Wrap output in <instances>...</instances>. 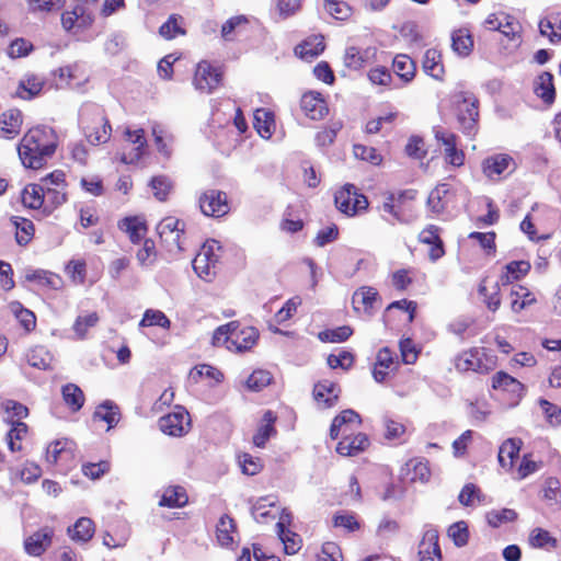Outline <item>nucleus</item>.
Segmentation results:
<instances>
[{"label":"nucleus","instance_id":"obj_38","mask_svg":"<svg viewBox=\"0 0 561 561\" xmlns=\"http://www.w3.org/2000/svg\"><path fill=\"white\" fill-rule=\"evenodd\" d=\"M253 126L262 138L270 139L275 131L274 113L266 108H257L254 112Z\"/></svg>","mask_w":561,"mask_h":561},{"label":"nucleus","instance_id":"obj_11","mask_svg":"<svg viewBox=\"0 0 561 561\" xmlns=\"http://www.w3.org/2000/svg\"><path fill=\"white\" fill-rule=\"evenodd\" d=\"M221 247L216 240H207L192 261L193 270L204 279L216 274V266L220 259Z\"/></svg>","mask_w":561,"mask_h":561},{"label":"nucleus","instance_id":"obj_30","mask_svg":"<svg viewBox=\"0 0 561 561\" xmlns=\"http://www.w3.org/2000/svg\"><path fill=\"white\" fill-rule=\"evenodd\" d=\"M277 415L272 410L264 412L261 424L259 425L255 434L252 437L253 445L259 448H264L268 439L277 434L275 423Z\"/></svg>","mask_w":561,"mask_h":561},{"label":"nucleus","instance_id":"obj_31","mask_svg":"<svg viewBox=\"0 0 561 561\" xmlns=\"http://www.w3.org/2000/svg\"><path fill=\"white\" fill-rule=\"evenodd\" d=\"M534 93L548 106L554 103L557 92L551 72L543 71L535 79Z\"/></svg>","mask_w":561,"mask_h":561},{"label":"nucleus","instance_id":"obj_44","mask_svg":"<svg viewBox=\"0 0 561 561\" xmlns=\"http://www.w3.org/2000/svg\"><path fill=\"white\" fill-rule=\"evenodd\" d=\"M61 396L67 408L76 413L81 410L85 402V396L76 383L69 382L62 386Z\"/></svg>","mask_w":561,"mask_h":561},{"label":"nucleus","instance_id":"obj_47","mask_svg":"<svg viewBox=\"0 0 561 561\" xmlns=\"http://www.w3.org/2000/svg\"><path fill=\"white\" fill-rule=\"evenodd\" d=\"M95 533L94 522L89 517H80L72 528L68 529L70 538L79 542H88Z\"/></svg>","mask_w":561,"mask_h":561},{"label":"nucleus","instance_id":"obj_53","mask_svg":"<svg viewBox=\"0 0 561 561\" xmlns=\"http://www.w3.org/2000/svg\"><path fill=\"white\" fill-rule=\"evenodd\" d=\"M276 527H277V533H278L279 539L284 543L285 552L287 554L297 553L300 550L301 545H302L301 537L298 534L287 529L285 527V525L280 522H278L276 524Z\"/></svg>","mask_w":561,"mask_h":561},{"label":"nucleus","instance_id":"obj_36","mask_svg":"<svg viewBox=\"0 0 561 561\" xmlns=\"http://www.w3.org/2000/svg\"><path fill=\"white\" fill-rule=\"evenodd\" d=\"M21 201L24 207L34 210L42 209L45 214L44 188L42 182L27 184L21 193Z\"/></svg>","mask_w":561,"mask_h":561},{"label":"nucleus","instance_id":"obj_14","mask_svg":"<svg viewBox=\"0 0 561 561\" xmlns=\"http://www.w3.org/2000/svg\"><path fill=\"white\" fill-rule=\"evenodd\" d=\"M198 204L205 216L220 218L230 211V205L226 192L207 190L199 195Z\"/></svg>","mask_w":561,"mask_h":561},{"label":"nucleus","instance_id":"obj_18","mask_svg":"<svg viewBox=\"0 0 561 561\" xmlns=\"http://www.w3.org/2000/svg\"><path fill=\"white\" fill-rule=\"evenodd\" d=\"M435 138L444 146V159L446 163L454 168H460L465 164L466 154L458 148V137L454 133L438 130Z\"/></svg>","mask_w":561,"mask_h":561},{"label":"nucleus","instance_id":"obj_21","mask_svg":"<svg viewBox=\"0 0 561 561\" xmlns=\"http://www.w3.org/2000/svg\"><path fill=\"white\" fill-rule=\"evenodd\" d=\"M419 561H443L439 546V534L436 528H428L423 533L417 549Z\"/></svg>","mask_w":561,"mask_h":561},{"label":"nucleus","instance_id":"obj_46","mask_svg":"<svg viewBox=\"0 0 561 561\" xmlns=\"http://www.w3.org/2000/svg\"><path fill=\"white\" fill-rule=\"evenodd\" d=\"M9 308L26 334L36 329V316L32 310L25 308L20 301H11Z\"/></svg>","mask_w":561,"mask_h":561},{"label":"nucleus","instance_id":"obj_24","mask_svg":"<svg viewBox=\"0 0 561 561\" xmlns=\"http://www.w3.org/2000/svg\"><path fill=\"white\" fill-rule=\"evenodd\" d=\"M370 445L369 438L364 433L342 434V439L336 445V453L344 457H353L365 451Z\"/></svg>","mask_w":561,"mask_h":561},{"label":"nucleus","instance_id":"obj_45","mask_svg":"<svg viewBox=\"0 0 561 561\" xmlns=\"http://www.w3.org/2000/svg\"><path fill=\"white\" fill-rule=\"evenodd\" d=\"M26 279L30 282H35L39 286L53 289V290H59L64 287V279L60 275L44 271V270H36L33 271L30 274H26Z\"/></svg>","mask_w":561,"mask_h":561},{"label":"nucleus","instance_id":"obj_33","mask_svg":"<svg viewBox=\"0 0 561 561\" xmlns=\"http://www.w3.org/2000/svg\"><path fill=\"white\" fill-rule=\"evenodd\" d=\"M188 503V494L182 485H169L163 489L158 505L168 508H182Z\"/></svg>","mask_w":561,"mask_h":561},{"label":"nucleus","instance_id":"obj_5","mask_svg":"<svg viewBox=\"0 0 561 561\" xmlns=\"http://www.w3.org/2000/svg\"><path fill=\"white\" fill-rule=\"evenodd\" d=\"M44 188L45 214L49 215L67 202L66 174L61 170H55L42 178Z\"/></svg>","mask_w":561,"mask_h":561},{"label":"nucleus","instance_id":"obj_37","mask_svg":"<svg viewBox=\"0 0 561 561\" xmlns=\"http://www.w3.org/2000/svg\"><path fill=\"white\" fill-rule=\"evenodd\" d=\"M325 48L324 37L322 35H313L305 39L296 46L295 53L301 59L312 60L323 53Z\"/></svg>","mask_w":561,"mask_h":561},{"label":"nucleus","instance_id":"obj_12","mask_svg":"<svg viewBox=\"0 0 561 561\" xmlns=\"http://www.w3.org/2000/svg\"><path fill=\"white\" fill-rule=\"evenodd\" d=\"M160 431L172 437L185 436L192 427L190 413L182 405H176L174 411L158 420Z\"/></svg>","mask_w":561,"mask_h":561},{"label":"nucleus","instance_id":"obj_2","mask_svg":"<svg viewBox=\"0 0 561 561\" xmlns=\"http://www.w3.org/2000/svg\"><path fill=\"white\" fill-rule=\"evenodd\" d=\"M260 333L254 327L231 321L214 331L211 344L216 347L225 346L230 352L243 353L256 345Z\"/></svg>","mask_w":561,"mask_h":561},{"label":"nucleus","instance_id":"obj_58","mask_svg":"<svg viewBox=\"0 0 561 561\" xmlns=\"http://www.w3.org/2000/svg\"><path fill=\"white\" fill-rule=\"evenodd\" d=\"M542 497L550 506L561 505V483L554 477L546 479L542 488Z\"/></svg>","mask_w":561,"mask_h":561},{"label":"nucleus","instance_id":"obj_22","mask_svg":"<svg viewBox=\"0 0 561 561\" xmlns=\"http://www.w3.org/2000/svg\"><path fill=\"white\" fill-rule=\"evenodd\" d=\"M377 48L367 47L360 49L356 46H351L345 49L343 61L345 67L351 70H360L369 65L376 62Z\"/></svg>","mask_w":561,"mask_h":561},{"label":"nucleus","instance_id":"obj_15","mask_svg":"<svg viewBox=\"0 0 561 561\" xmlns=\"http://www.w3.org/2000/svg\"><path fill=\"white\" fill-rule=\"evenodd\" d=\"M400 366L397 354L388 346L378 350L373 367V378L376 382H385L391 374H396Z\"/></svg>","mask_w":561,"mask_h":561},{"label":"nucleus","instance_id":"obj_6","mask_svg":"<svg viewBox=\"0 0 561 561\" xmlns=\"http://www.w3.org/2000/svg\"><path fill=\"white\" fill-rule=\"evenodd\" d=\"M496 367V356L484 348L472 347L455 358V368L460 373L476 371L486 374Z\"/></svg>","mask_w":561,"mask_h":561},{"label":"nucleus","instance_id":"obj_34","mask_svg":"<svg viewBox=\"0 0 561 561\" xmlns=\"http://www.w3.org/2000/svg\"><path fill=\"white\" fill-rule=\"evenodd\" d=\"M474 47L473 36L468 27H460L451 32V48L460 57H468Z\"/></svg>","mask_w":561,"mask_h":561},{"label":"nucleus","instance_id":"obj_13","mask_svg":"<svg viewBox=\"0 0 561 561\" xmlns=\"http://www.w3.org/2000/svg\"><path fill=\"white\" fill-rule=\"evenodd\" d=\"M185 222L175 217H165L157 226L161 242L169 251H183Z\"/></svg>","mask_w":561,"mask_h":561},{"label":"nucleus","instance_id":"obj_51","mask_svg":"<svg viewBox=\"0 0 561 561\" xmlns=\"http://www.w3.org/2000/svg\"><path fill=\"white\" fill-rule=\"evenodd\" d=\"M520 447L515 439H506L499 450V462L501 467L511 470L519 456Z\"/></svg>","mask_w":561,"mask_h":561},{"label":"nucleus","instance_id":"obj_49","mask_svg":"<svg viewBox=\"0 0 561 561\" xmlns=\"http://www.w3.org/2000/svg\"><path fill=\"white\" fill-rule=\"evenodd\" d=\"M93 417L99 421H104L107 428H113L119 421V408L112 401H105L96 407Z\"/></svg>","mask_w":561,"mask_h":561},{"label":"nucleus","instance_id":"obj_43","mask_svg":"<svg viewBox=\"0 0 561 561\" xmlns=\"http://www.w3.org/2000/svg\"><path fill=\"white\" fill-rule=\"evenodd\" d=\"M394 73L404 82H410L416 73L414 60L407 54H397L392 60Z\"/></svg>","mask_w":561,"mask_h":561},{"label":"nucleus","instance_id":"obj_17","mask_svg":"<svg viewBox=\"0 0 561 561\" xmlns=\"http://www.w3.org/2000/svg\"><path fill=\"white\" fill-rule=\"evenodd\" d=\"M299 106L305 116L312 121L323 119L329 114L327 100L317 91L305 92L300 98Z\"/></svg>","mask_w":561,"mask_h":561},{"label":"nucleus","instance_id":"obj_56","mask_svg":"<svg viewBox=\"0 0 561 561\" xmlns=\"http://www.w3.org/2000/svg\"><path fill=\"white\" fill-rule=\"evenodd\" d=\"M28 427L24 422L12 421V426L7 434V443L11 451L14 453L22 450L20 442L26 437Z\"/></svg>","mask_w":561,"mask_h":561},{"label":"nucleus","instance_id":"obj_20","mask_svg":"<svg viewBox=\"0 0 561 561\" xmlns=\"http://www.w3.org/2000/svg\"><path fill=\"white\" fill-rule=\"evenodd\" d=\"M492 389L507 394L515 402H518L525 394V386L504 370L496 371L492 376Z\"/></svg>","mask_w":561,"mask_h":561},{"label":"nucleus","instance_id":"obj_26","mask_svg":"<svg viewBox=\"0 0 561 561\" xmlns=\"http://www.w3.org/2000/svg\"><path fill=\"white\" fill-rule=\"evenodd\" d=\"M439 233L440 228L435 225H428L419 233V241L430 247L428 257L433 262L445 255V247Z\"/></svg>","mask_w":561,"mask_h":561},{"label":"nucleus","instance_id":"obj_27","mask_svg":"<svg viewBox=\"0 0 561 561\" xmlns=\"http://www.w3.org/2000/svg\"><path fill=\"white\" fill-rule=\"evenodd\" d=\"M45 84L46 81L43 77L36 73H26L19 81L14 95L23 101H31L41 95Z\"/></svg>","mask_w":561,"mask_h":561},{"label":"nucleus","instance_id":"obj_16","mask_svg":"<svg viewBox=\"0 0 561 561\" xmlns=\"http://www.w3.org/2000/svg\"><path fill=\"white\" fill-rule=\"evenodd\" d=\"M516 168L515 160L508 153H495L483 159L481 170L485 178L492 181L501 180L502 175L510 169Z\"/></svg>","mask_w":561,"mask_h":561},{"label":"nucleus","instance_id":"obj_1","mask_svg":"<svg viewBox=\"0 0 561 561\" xmlns=\"http://www.w3.org/2000/svg\"><path fill=\"white\" fill-rule=\"evenodd\" d=\"M56 130L47 125L31 127L20 139L18 154L23 167L32 170L42 169L58 147Z\"/></svg>","mask_w":561,"mask_h":561},{"label":"nucleus","instance_id":"obj_48","mask_svg":"<svg viewBox=\"0 0 561 561\" xmlns=\"http://www.w3.org/2000/svg\"><path fill=\"white\" fill-rule=\"evenodd\" d=\"M450 193V186L447 183H440L433 188L427 197V206L435 214L443 213L447 207V195Z\"/></svg>","mask_w":561,"mask_h":561},{"label":"nucleus","instance_id":"obj_28","mask_svg":"<svg viewBox=\"0 0 561 561\" xmlns=\"http://www.w3.org/2000/svg\"><path fill=\"white\" fill-rule=\"evenodd\" d=\"M75 457V443L67 438L51 442L46 449V460L51 465L67 463Z\"/></svg>","mask_w":561,"mask_h":561},{"label":"nucleus","instance_id":"obj_7","mask_svg":"<svg viewBox=\"0 0 561 561\" xmlns=\"http://www.w3.org/2000/svg\"><path fill=\"white\" fill-rule=\"evenodd\" d=\"M83 130L91 145L106 144L112 136V126L104 110L94 108L87 113L83 118Z\"/></svg>","mask_w":561,"mask_h":561},{"label":"nucleus","instance_id":"obj_9","mask_svg":"<svg viewBox=\"0 0 561 561\" xmlns=\"http://www.w3.org/2000/svg\"><path fill=\"white\" fill-rule=\"evenodd\" d=\"M224 76L225 71L221 66H215L208 60H201L196 65L192 82L198 92L210 94L221 87Z\"/></svg>","mask_w":561,"mask_h":561},{"label":"nucleus","instance_id":"obj_59","mask_svg":"<svg viewBox=\"0 0 561 561\" xmlns=\"http://www.w3.org/2000/svg\"><path fill=\"white\" fill-rule=\"evenodd\" d=\"M151 131L158 151L165 158H170L172 153L170 148V142L173 140L172 135L168 134L163 126L159 124H154Z\"/></svg>","mask_w":561,"mask_h":561},{"label":"nucleus","instance_id":"obj_60","mask_svg":"<svg viewBox=\"0 0 561 561\" xmlns=\"http://www.w3.org/2000/svg\"><path fill=\"white\" fill-rule=\"evenodd\" d=\"M447 536L451 539L456 547H465L468 545L470 538L468 524L465 520H459L451 524L447 529Z\"/></svg>","mask_w":561,"mask_h":561},{"label":"nucleus","instance_id":"obj_62","mask_svg":"<svg viewBox=\"0 0 561 561\" xmlns=\"http://www.w3.org/2000/svg\"><path fill=\"white\" fill-rule=\"evenodd\" d=\"M154 197L160 202H165L173 188V183L167 175H156L149 183Z\"/></svg>","mask_w":561,"mask_h":561},{"label":"nucleus","instance_id":"obj_55","mask_svg":"<svg viewBox=\"0 0 561 561\" xmlns=\"http://www.w3.org/2000/svg\"><path fill=\"white\" fill-rule=\"evenodd\" d=\"M249 25V19L243 15H234L228 19L221 26V37L225 41H233L237 33H240Z\"/></svg>","mask_w":561,"mask_h":561},{"label":"nucleus","instance_id":"obj_25","mask_svg":"<svg viewBox=\"0 0 561 561\" xmlns=\"http://www.w3.org/2000/svg\"><path fill=\"white\" fill-rule=\"evenodd\" d=\"M362 424L360 415L352 410L341 411L333 420L330 426V437L335 440L340 435L352 432L353 427H359Z\"/></svg>","mask_w":561,"mask_h":561},{"label":"nucleus","instance_id":"obj_40","mask_svg":"<svg viewBox=\"0 0 561 561\" xmlns=\"http://www.w3.org/2000/svg\"><path fill=\"white\" fill-rule=\"evenodd\" d=\"M118 228L128 234L131 243H139L147 233V225L136 216L125 217L118 222Z\"/></svg>","mask_w":561,"mask_h":561},{"label":"nucleus","instance_id":"obj_32","mask_svg":"<svg viewBox=\"0 0 561 561\" xmlns=\"http://www.w3.org/2000/svg\"><path fill=\"white\" fill-rule=\"evenodd\" d=\"M422 68L426 75L437 81H444L445 67L443 64V55L436 48H428L425 50Z\"/></svg>","mask_w":561,"mask_h":561},{"label":"nucleus","instance_id":"obj_63","mask_svg":"<svg viewBox=\"0 0 561 561\" xmlns=\"http://www.w3.org/2000/svg\"><path fill=\"white\" fill-rule=\"evenodd\" d=\"M324 9L337 21H346L353 13L352 7L343 0H324Z\"/></svg>","mask_w":561,"mask_h":561},{"label":"nucleus","instance_id":"obj_39","mask_svg":"<svg viewBox=\"0 0 561 561\" xmlns=\"http://www.w3.org/2000/svg\"><path fill=\"white\" fill-rule=\"evenodd\" d=\"M531 268V265L528 261H512L504 266V271L500 276V282L502 285H510L516 280L525 277Z\"/></svg>","mask_w":561,"mask_h":561},{"label":"nucleus","instance_id":"obj_4","mask_svg":"<svg viewBox=\"0 0 561 561\" xmlns=\"http://www.w3.org/2000/svg\"><path fill=\"white\" fill-rule=\"evenodd\" d=\"M334 204L339 211L347 217H355L367 211L368 198L354 184H345L334 194Z\"/></svg>","mask_w":561,"mask_h":561},{"label":"nucleus","instance_id":"obj_52","mask_svg":"<svg viewBox=\"0 0 561 561\" xmlns=\"http://www.w3.org/2000/svg\"><path fill=\"white\" fill-rule=\"evenodd\" d=\"M380 299V296L376 288L370 286H362L353 295V304H360L363 310L371 314L374 305Z\"/></svg>","mask_w":561,"mask_h":561},{"label":"nucleus","instance_id":"obj_64","mask_svg":"<svg viewBox=\"0 0 561 561\" xmlns=\"http://www.w3.org/2000/svg\"><path fill=\"white\" fill-rule=\"evenodd\" d=\"M332 524L335 528H343L346 533H355L360 529V522L354 513L339 512L333 516Z\"/></svg>","mask_w":561,"mask_h":561},{"label":"nucleus","instance_id":"obj_35","mask_svg":"<svg viewBox=\"0 0 561 561\" xmlns=\"http://www.w3.org/2000/svg\"><path fill=\"white\" fill-rule=\"evenodd\" d=\"M537 299L533 291L523 285H515L510 293V306L514 313H519L524 309L536 304Z\"/></svg>","mask_w":561,"mask_h":561},{"label":"nucleus","instance_id":"obj_57","mask_svg":"<svg viewBox=\"0 0 561 561\" xmlns=\"http://www.w3.org/2000/svg\"><path fill=\"white\" fill-rule=\"evenodd\" d=\"M65 272L75 285H84L87 280V262L83 259L70 260Z\"/></svg>","mask_w":561,"mask_h":561},{"label":"nucleus","instance_id":"obj_3","mask_svg":"<svg viewBox=\"0 0 561 561\" xmlns=\"http://www.w3.org/2000/svg\"><path fill=\"white\" fill-rule=\"evenodd\" d=\"M454 98L459 129L465 136L474 139L480 129L479 100L473 93L467 91H460Z\"/></svg>","mask_w":561,"mask_h":561},{"label":"nucleus","instance_id":"obj_41","mask_svg":"<svg viewBox=\"0 0 561 561\" xmlns=\"http://www.w3.org/2000/svg\"><path fill=\"white\" fill-rule=\"evenodd\" d=\"M542 36H547L551 43L561 42V12L550 13L539 22Z\"/></svg>","mask_w":561,"mask_h":561},{"label":"nucleus","instance_id":"obj_8","mask_svg":"<svg viewBox=\"0 0 561 561\" xmlns=\"http://www.w3.org/2000/svg\"><path fill=\"white\" fill-rule=\"evenodd\" d=\"M71 10H66L61 14V25L67 32L75 27L88 28L94 22L93 11L99 0H73Z\"/></svg>","mask_w":561,"mask_h":561},{"label":"nucleus","instance_id":"obj_19","mask_svg":"<svg viewBox=\"0 0 561 561\" xmlns=\"http://www.w3.org/2000/svg\"><path fill=\"white\" fill-rule=\"evenodd\" d=\"M24 114L20 108L11 107L0 114V138L15 139L22 131Z\"/></svg>","mask_w":561,"mask_h":561},{"label":"nucleus","instance_id":"obj_29","mask_svg":"<svg viewBox=\"0 0 561 561\" xmlns=\"http://www.w3.org/2000/svg\"><path fill=\"white\" fill-rule=\"evenodd\" d=\"M341 389L336 382L321 380L313 386V399L323 409H330L337 403Z\"/></svg>","mask_w":561,"mask_h":561},{"label":"nucleus","instance_id":"obj_10","mask_svg":"<svg viewBox=\"0 0 561 561\" xmlns=\"http://www.w3.org/2000/svg\"><path fill=\"white\" fill-rule=\"evenodd\" d=\"M416 192L413 190L401 191L396 193H386L381 205L378 206V210L382 214H387V218L390 222H404L407 221L409 205L408 201L415 198Z\"/></svg>","mask_w":561,"mask_h":561},{"label":"nucleus","instance_id":"obj_61","mask_svg":"<svg viewBox=\"0 0 561 561\" xmlns=\"http://www.w3.org/2000/svg\"><path fill=\"white\" fill-rule=\"evenodd\" d=\"M518 514L512 508L493 510L486 513L485 518L492 528H499L503 524L513 523Z\"/></svg>","mask_w":561,"mask_h":561},{"label":"nucleus","instance_id":"obj_54","mask_svg":"<svg viewBox=\"0 0 561 561\" xmlns=\"http://www.w3.org/2000/svg\"><path fill=\"white\" fill-rule=\"evenodd\" d=\"M159 34L168 41L179 35H185L186 31L183 27V18L180 14H171L159 27Z\"/></svg>","mask_w":561,"mask_h":561},{"label":"nucleus","instance_id":"obj_23","mask_svg":"<svg viewBox=\"0 0 561 561\" xmlns=\"http://www.w3.org/2000/svg\"><path fill=\"white\" fill-rule=\"evenodd\" d=\"M54 534L51 527L44 526L26 537L24 540L26 553L33 557H41L51 546Z\"/></svg>","mask_w":561,"mask_h":561},{"label":"nucleus","instance_id":"obj_50","mask_svg":"<svg viewBox=\"0 0 561 561\" xmlns=\"http://www.w3.org/2000/svg\"><path fill=\"white\" fill-rule=\"evenodd\" d=\"M12 222L15 226V240L19 245H27L35 232V226L32 220L15 216L12 218Z\"/></svg>","mask_w":561,"mask_h":561},{"label":"nucleus","instance_id":"obj_42","mask_svg":"<svg viewBox=\"0 0 561 561\" xmlns=\"http://www.w3.org/2000/svg\"><path fill=\"white\" fill-rule=\"evenodd\" d=\"M237 534V524L228 514H224L216 525V539L222 547H229L233 542V535Z\"/></svg>","mask_w":561,"mask_h":561}]
</instances>
